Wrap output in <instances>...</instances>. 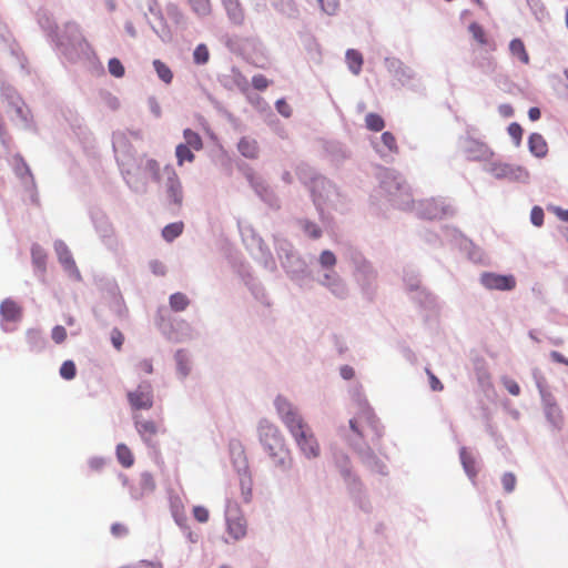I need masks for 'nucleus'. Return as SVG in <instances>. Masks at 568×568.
I'll use <instances>...</instances> for the list:
<instances>
[{
	"instance_id": "f257e3e1",
	"label": "nucleus",
	"mask_w": 568,
	"mask_h": 568,
	"mask_svg": "<svg viewBox=\"0 0 568 568\" xmlns=\"http://www.w3.org/2000/svg\"><path fill=\"white\" fill-rule=\"evenodd\" d=\"M355 400L358 412L355 417L349 419L348 430L341 429V436L367 470L381 476H387L388 467L386 463L372 447L376 446L384 436V426L359 392L356 393Z\"/></svg>"
},
{
	"instance_id": "f03ea898",
	"label": "nucleus",
	"mask_w": 568,
	"mask_h": 568,
	"mask_svg": "<svg viewBox=\"0 0 568 568\" xmlns=\"http://www.w3.org/2000/svg\"><path fill=\"white\" fill-rule=\"evenodd\" d=\"M257 435L273 465L282 471L290 470L292 457L280 428L271 420L262 418L257 424Z\"/></svg>"
},
{
	"instance_id": "7ed1b4c3",
	"label": "nucleus",
	"mask_w": 568,
	"mask_h": 568,
	"mask_svg": "<svg viewBox=\"0 0 568 568\" xmlns=\"http://www.w3.org/2000/svg\"><path fill=\"white\" fill-rule=\"evenodd\" d=\"M52 43L57 52L69 62L90 60L93 55V50L82 34L80 26L73 21L63 24Z\"/></svg>"
},
{
	"instance_id": "20e7f679",
	"label": "nucleus",
	"mask_w": 568,
	"mask_h": 568,
	"mask_svg": "<svg viewBox=\"0 0 568 568\" xmlns=\"http://www.w3.org/2000/svg\"><path fill=\"white\" fill-rule=\"evenodd\" d=\"M113 150L122 178L128 187L136 194H144L148 190V179L143 173L141 154H138L125 143L123 146H119L118 143L114 142Z\"/></svg>"
},
{
	"instance_id": "39448f33",
	"label": "nucleus",
	"mask_w": 568,
	"mask_h": 568,
	"mask_svg": "<svg viewBox=\"0 0 568 568\" xmlns=\"http://www.w3.org/2000/svg\"><path fill=\"white\" fill-rule=\"evenodd\" d=\"M379 187L394 207L403 211L412 209L414 199L410 186L400 173L393 169H384L379 173Z\"/></svg>"
},
{
	"instance_id": "423d86ee",
	"label": "nucleus",
	"mask_w": 568,
	"mask_h": 568,
	"mask_svg": "<svg viewBox=\"0 0 568 568\" xmlns=\"http://www.w3.org/2000/svg\"><path fill=\"white\" fill-rule=\"evenodd\" d=\"M312 201L322 220L325 217V209L346 213L349 210V200L332 181L325 179L311 194Z\"/></svg>"
},
{
	"instance_id": "0eeeda50",
	"label": "nucleus",
	"mask_w": 568,
	"mask_h": 568,
	"mask_svg": "<svg viewBox=\"0 0 568 568\" xmlns=\"http://www.w3.org/2000/svg\"><path fill=\"white\" fill-rule=\"evenodd\" d=\"M160 183L168 209L172 212L180 211L184 202V187L171 164L163 168V180Z\"/></svg>"
},
{
	"instance_id": "6e6552de",
	"label": "nucleus",
	"mask_w": 568,
	"mask_h": 568,
	"mask_svg": "<svg viewBox=\"0 0 568 568\" xmlns=\"http://www.w3.org/2000/svg\"><path fill=\"white\" fill-rule=\"evenodd\" d=\"M241 234L254 258L267 271L275 272L277 270L275 258L257 232L252 226H245L241 230Z\"/></svg>"
},
{
	"instance_id": "1a4fd4ad",
	"label": "nucleus",
	"mask_w": 568,
	"mask_h": 568,
	"mask_svg": "<svg viewBox=\"0 0 568 568\" xmlns=\"http://www.w3.org/2000/svg\"><path fill=\"white\" fill-rule=\"evenodd\" d=\"M412 210L419 219L425 220L452 217L457 212L453 202L445 197H432L417 203L414 202L409 211Z\"/></svg>"
},
{
	"instance_id": "9d476101",
	"label": "nucleus",
	"mask_w": 568,
	"mask_h": 568,
	"mask_svg": "<svg viewBox=\"0 0 568 568\" xmlns=\"http://www.w3.org/2000/svg\"><path fill=\"white\" fill-rule=\"evenodd\" d=\"M484 170L500 181L527 184L530 180L529 171L525 166L503 162L500 160L488 161Z\"/></svg>"
},
{
	"instance_id": "9b49d317",
	"label": "nucleus",
	"mask_w": 568,
	"mask_h": 568,
	"mask_svg": "<svg viewBox=\"0 0 568 568\" xmlns=\"http://www.w3.org/2000/svg\"><path fill=\"white\" fill-rule=\"evenodd\" d=\"M273 404L280 420L286 427L290 435L307 425L297 406L287 397L277 395Z\"/></svg>"
},
{
	"instance_id": "f8f14e48",
	"label": "nucleus",
	"mask_w": 568,
	"mask_h": 568,
	"mask_svg": "<svg viewBox=\"0 0 568 568\" xmlns=\"http://www.w3.org/2000/svg\"><path fill=\"white\" fill-rule=\"evenodd\" d=\"M91 223L102 242V244L111 252L116 253L120 248L119 240L115 235L114 227L106 214L99 209H91L89 212Z\"/></svg>"
},
{
	"instance_id": "ddd939ff",
	"label": "nucleus",
	"mask_w": 568,
	"mask_h": 568,
	"mask_svg": "<svg viewBox=\"0 0 568 568\" xmlns=\"http://www.w3.org/2000/svg\"><path fill=\"white\" fill-rule=\"evenodd\" d=\"M281 266L286 276L301 288L305 287L307 281L312 277L310 266L300 252L288 260H283Z\"/></svg>"
},
{
	"instance_id": "4468645a",
	"label": "nucleus",
	"mask_w": 568,
	"mask_h": 568,
	"mask_svg": "<svg viewBox=\"0 0 568 568\" xmlns=\"http://www.w3.org/2000/svg\"><path fill=\"white\" fill-rule=\"evenodd\" d=\"M343 484L354 506L365 514L372 513L373 506L368 496L367 488L361 476L357 475Z\"/></svg>"
},
{
	"instance_id": "2eb2a0df",
	"label": "nucleus",
	"mask_w": 568,
	"mask_h": 568,
	"mask_svg": "<svg viewBox=\"0 0 568 568\" xmlns=\"http://www.w3.org/2000/svg\"><path fill=\"white\" fill-rule=\"evenodd\" d=\"M133 420L135 430L139 434L142 442L154 454H158L159 440L156 439V436L159 433H163L164 429H162L155 422L145 419L141 415H134Z\"/></svg>"
},
{
	"instance_id": "dca6fc26",
	"label": "nucleus",
	"mask_w": 568,
	"mask_h": 568,
	"mask_svg": "<svg viewBox=\"0 0 568 568\" xmlns=\"http://www.w3.org/2000/svg\"><path fill=\"white\" fill-rule=\"evenodd\" d=\"M291 436L305 458L315 459L320 457L321 447L308 424L292 433Z\"/></svg>"
},
{
	"instance_id": "f3484780",
	"label": "nucleus",
	"mask_w": 568,
	"mask_h": 568,
	"mask_svg": "<svg viewBox=\"0 0 568 568\" xmlns=\"http://www.w3.org/2000/svg\"><path fill=\"white\" fill-rule=\"evenodd\" d=\"M314 280L335 298L346 300L349 295L347 283L336 271L322 272Z\"/></svg>"
},
{
	"instance_id": "a211bd4d",
	"label": "nucleus",
	"mask_w": 568,
	"mask_h": 568,
	"mask_svg": "<svg viewBox=\"0 0 568 568\" xmlns=\"http://www.w3.org/2000/svg\"><path fill=\"white\" fill-rule=\"evenodd\" d=\"M225 521L227 534L234 539L240 540L246 535V521L240 514L235 503L227 501L225 507Z\"/></svg>"
},
{
	"instance_id": "6ab92c4d",
	"label": "nucleus",
	"mask_w": 568,
	"mask_h": 568,
	"mask_svg": "<svg viewBox=\"0 0 568 568\" xmlns=\"http://www.w3.org/2000/svg\"><path fill=\"white\" fill-rule=\"evenodd\" d=\"M128 402L132 409H150L153 406V387L150 382H141L134 390L128 392Z\"/></svg>"
},
{
	"instance_id": "aec40b11",
	"label": "nucleus",
	"mask_w": 568,
	"mask_h": 568,
	"mask_svg": "<svg viewBox=\"0 0 568 568\" xmlns=\"http://www.w3.org/2000/svg\"><path fill=\"white\" fill-rule=\"evenodd\" d=\"M410 301L424 313L425 318L437 315L440 311V304L436 295L426 287L418 290L409 295Z\"/></svg>"
},
{
	"instance_id": "412c9836",
	"label": "nucleus",
	"mask_w": 568,
	"mask_h": 568,
	"mask_svg": "<svg viewBox=\"0 0 568 568\" xmlns=\"http://www.w3.org/2000/svg\"><path fill=\"white\" fill-rule=\"evenodd\" d=\"M385 67L393 78L402 85L413 88L412 81L416 78V72L406 65L400 59L392 57L385 58Z\"/></svg>"
},
{
	"instance_id": "4be33fe9",
	"label": "nucleus",
	"mask_w": 568,
	"mask_h": 568,
	"mask_svg": "<svg viewBox=\"0 0 568 568\" xmlns=\"http://www.w3.org/2000/svg\"><path fill=\"white\" fill-rule=\"evenodd\" d=\"M463 152L469 161H491L494 155L491 149L484 142L474 138L467 136L463 141Z\"/></svg>"
},
{
	"instance_id": "5701e85b",
	"label": "nucleus",
	"mask_w": 568,
	"mask_h": 568,
	"mask_svg": "<svg viewBox=\"0 0 568 568\" xmlns=\"http://www.w3.org/2000/svg\"><path fill=\"white\" fill-rule=\"evenodd\" d=\"M479 282L487 290L511 291L516 287V278L511 274L484 272L480 274Z\"/></svg>"
},
{
	"instance_id": "b1692460",
	"label": "nucleus",
	"mask_w": 568,
	"mask_h": 568,
	"mask_svg": "<svg viewBox=\"0 0 568 568\" xmlns=\"http://www.w3.org/2000/svg\"><path fill=\"white\" fill-rule=\"evenodd\" d=\"M353 274L363 293L365 295H371L374 292L377 278V272L371 262L368 261L363 264V266L361 265L353 270Z\"/></svg>"
},
{
	"instance_id": "393cba45",
	"label": "nucleus",
	"mask_w": 568,
	"mask_h": 568,
	"mask_svg": "<svg viewBox=\"0 0 568 568\" xmlns=\"http://www.w3.org/2000/svg\"><path fill=\"white\" fill-rule=\"evenodd\" d=\"M217 80L220 84L229 91L239 90L242 93H246L250 89L247 79L235 67L220 74Z\"/></svg>"
},
{
	"instance_id": "a878e982",
	"label": "nucleus",
	"mask_w": 568,
	"mask_h": 568,
	"mask_svg": "<svg viewBox=\"0 0 568 568\" xmlns=\"http://www.w3.org/2000/svg\"><path fill=\"white\" fill-rule=\"evenodd\" d=\"M54 251L64 271L75 281H81V273L77 267L68 245L62 240H57L54 242Z\"/></svg>"
},
{
	"instance_id": "bb28decb",
	"label": "nucleus",
	"mask_w": 568,
	"mask_h": 568,
	"mask_svg": "<svg viewBox=\"0 0 568 568\" xmlns=\"http://www.w3.org/2000/svg\"><path fill=\"white\" fill-rule=\"evenodd\" d=\"M197 336L193 326L185 320H174L171 323V331L168 339L174 343H184L194 339Z\"/></svg>"
},
{
	"instance_id": "cd10ccee",
	"label": "nucleus",
	"mask_w": 568,
	"mask_h": 568,
	"mask_svg": "<svg viewBox=\"0 0 568 568\" xmlns=\"http://www.w3.org/2000/svg\"><path fill=\"white\" fill-rule=\"evenodd\" d=\"M14 172L20 178L27 191L31 192V201L37 203L36 182L31 170L21 155L14 156Z\"/></svg>"
},
{
	"instance_id": "c85d7f7f",
	"label": "nucleus",
	"mask_w": 568,
	"mask_h": 568,
	"mask_svg": "<svg viewBox=\"0 0 568 568\" xmlns=\"http://www.w3.org/2000/svg\"><path fill=\"white\" fill-rule=\"evenodd\" d=\"M333 464L343 483L358 475L348 454L341 449L333 453Z\"/></svg>"
},
{
	"instance_id": "c756f323",
	"label": "nucleus",
	"mask_w": 568,
	"mask_h": 568,
	"mask_svg": "<svg viewBox=\"0 0 568 568\" xmlns=\"http://www.w3.org/2000/svg\"><path fill=\"white\" fill-rule=\"evenodd\" d=\"M333 464L343 483L358 475L348 454L341 449L333 453Z\"/></svg>"
},
{
	"instance_id": "7c9ffc66",
	"label": "nucleus",
	"mask_w": 568,
	"mask_h": 568,
	"mask_svg": "<svg viewBox=\"0 0 568 568\" xmlns=\"http://www.w3.org/2000/svg\"><path fill=\"white\" fill-rule=\"evenodd\" d=\"M296 175L300 182L310 190L311 194L313 193V190L317 189L321 182L326 179L306 163H301L296 166Z\"/></svg>"
},
{
	"instance_id": "2f4dec72",
	"label": "nucleus",
	"mask_w": 568,
	"mask_h": 568,
	"mask_svg": "<svg viewBox=\"0 0 568 568\" xmlns=\"http://www.w3.org/2000/svg\"><path fill=\"white\" fill-rule=\"evenodd\" d=\"M248 181L256 195L270 207L278 209L280 201L270 186L260 178L248 175Z\"/></svg>"
},
{
	"instance_id": "473e14b6",
	"label": "nucleus",
	"mask_w": 568,
	"mask_h": 568,
	"mask_svg": "<svg viewBox=\"0 0 568 568\" xmlns=\"http://www.w3.org/2000/svg\"><path fill=\"white\" fill-rule=\"evenodd\" d=\"M531 374L540 396L541 407L545 408L558 404L556 397L550 392L546 377L542 375L540 369L534 368Z\"/></svg>"
},
{
	"instance_id": "72a5a7b5",
	"label": "nucleus",
	"mask_w": 568,
	"mask_h": 568,
	"mask_svg": "<svg viewBox=\"0 0 568 568\" xmlns=\"http://www.w3.org/2000/svg\"><path fill=\"white\" fill-rule=\"evenodd\" d=\"M443 244L445 242L457 246L462 251H467L469 247H474V243L467 239L458 229L450 225H444L442 227Z\"/></svg>"
},
{
	"instance_id": "f704fd0d",
	"label": "nucleus",
	"mask_w": 568,
	"mask_h": 568,
	"mask_svg": "<svg viewBox=\"0 0 568 568\" xmlns=\"http://www.w3.org/2000/svg\"><path fill=\"white\" fill-rule=\"evenodd\" d=\"M229 452L231 462L236 473L248 470V462L245 455V449L239 439L233 438L229 442Z\"/></svg>"
},
{
	"instance_id": "c9c22d12",
	"label": "nucleus",
	"mask_w": 568,
	"mask_h": 568,
	"mask_svg": "<svg viewBox=\"0 0 568 568\" xmlns=\"http://www.w3.org/2000/svg\"><path fill=\"white\" fill-rule=\"evenodd\" d=\"M273 242L276 255L281 264H283V260H288L291 256H294L298 253L294 244L280 234H275L273 236Z\"/></svg>"
},
{
	"instance_id": "e433bc0d",
	"label": "nucleus",
	"mask_w": 568,
	"mask_h": 568,
	"mask_svg": "<svg viewBox=\"0 0 568 568\" xmlns=\"http://www.w3.org/2000/svg\"><path fill=\"white\" fill-rule=\"evenodd\" d=\"M176 364V375L181 381H184L191 373L192 361L191 354L184 348H180L174 354Z\"/></svg>"
},
{
	"instance_id": "4c0bfd02",
	"label": "nucleus",
	"mask_w": 568,
	"mask_h": 568,
	"mask_svg": "<svg viewBox=\"0 0 568 568\" xmlns=\"http://www.w3.org/2000/svg\"><path fill=\"white\" fill-rule=\"evenodd\" d=\"M31 260L37 276L42 277L47 271V252L45 250L34 243L31 246Z\"/></svg>"
},
{
	"instance_id": "58836bf2",
	"label": "nucleus",
	"mask_w": 568,
	"mask_h": 568,
	"mask_svg": "<svg viewBox=\"0 0 568 568\" xmlns=\"http://www.w3.org/2000/svg\"><path fill=\"white\" fill-rule=\"evenodd\" d=\"M37 18H38V23H39L41 30L45 33L47 38L52 42L54 37H55V34L60 30L58 28L54 19L45 10H40L37 13Z\"/></svg>"
},
{
	"instance_id": "ea45409f",
	"label": "nucleus",
	"mask_w": 568,
	"mask_h": 568,
	"mask_svg": "<svg viewBox=\"0 0 568 568\" xmlns=\"http://www.w3.org/2000/svg\"><path fill=\"white\" fill-rule=\"evenodd\" d=\"M0 315L3 321L18 322L22 317V308L11 298H6L0 304Z\"/></svg>"
},
{
	"instance_id": "a19ab883",
	"label": "nucleus",
	"mask_w": 568,
	"mask_h": 568,
	"mask_svg": "<svg viewBox=\"0 0 568 568\" xmlns=\"http://www.w3.org/2000/svg\"><path fill=\"white\" fill-rule=\"evenodd\" d=\"M244 282L256 301L264 305H270V300L266 294V291L260 281L254 278L252 275L247 274L246 276H244Z\"/></svg>"
},
{
	"instance_id": "79ce46f5",
	"label": "nucleus",
	"mask_w": 568,
	"mask_h": 568,
	"mask_svg": "<svg viewBox=\"0 0 568 568\" xmlns=\"http://www.w3.org/2000/svg\"><path fill=\"white\" fill-rule=\"evenodd\" d=\"M528 149L529 152L538 159L545 158L548 153V145L546 140L540 133L536 132L528 136Z\"/></svg>"
},
{
	"instance_id": "37998d69",
	"label": "nucleus",
	"mask_w": 568,
	"mask_h": 568,
	"mask_svg": "<svg viewBox=\"0 0 568 568\" xmlns=\"http://www.w3.org/2000/svg\"><path fill=\"white\" fill-rule=\"evenodd\" d=\"M459 458L466 475L471 481H475L478 474L476 458L467 450L466 447H462L459 449Z\"/></svg>"
},
{
	"instance_id": "c03bdc74",
	"label": "nucleus",
	"mask_w": 568,
	"mask_h": 568,
	"mask_svg": "<svg viewBox=\"0 0 568 568\" xmlns=\"http://www.w3.org/2000/svg\"><path fill=\"white\" fill-rule=\"evenodd\" d=\"M545 418L555 430H561L564 426V414L558 404L542 408Z\"/></svg>"
},
{
	"instance_id": "a18cd8bd",
	"label": "nucleus",
	"mask_w": 568,
	"mask_h": 568,
	"mask_svg": "<svg viewBox=\"0 0 568 568\" xmlns=\"http://www.w3.org/2000/svg\"><path fill=\"white\" fill-rule=\"evenodd\" d=\"M272 7L288 19H297L300 10L294 0H271Z\"/></svg>"
},
{
	"instance_id": "49530a36",
	"label": "nucleus",
	"mask_w": 568,
	"mask_h": 568,
	"mask_svg": "<svg viewBox=\"0 0 568 568\" xmlns=\"http://www.w3.org/2000/svg\"><path fill=\"white\" fill-rule=\"evenodd\" d=\"M373 145L376 152H378L382 156H385L383 148L392 153H396L398 151L396 139L394 134L388 131L383 132L379 141L374 142Z\"/></svg>"
},
{
	"instance_id": "de8ad7c7",
	"label": "nucleus",
	"mask_w": 568,
	"mask_h": 568,
	"mask_svg": "<svg viewBox=\"0 0 568 568\" xmlns=\"http://www.w3.org/2000/svg\"><path fill=\"white\" fill-rule=\"evenodd\" d=\"M296 224L302 230L304 235L311 240L315 241L323 236L322 227L314 221H311L310 219H298L296 221Z\"/></svg>"
},
{
	"instance_id": "09e8293b",
	"label": "nucleus",
	"mask_w": 568,
	"mask_h": 568,
	"mask_svg": "<svg viewBox=\"0 0 568 568\" xmlns=\"http://www.w3.org/2000/svg\"><path fill=\"white\" fill-rule=\"evenodd\" d=\"M403 282L408 296L424 287L420 283L419 274L414 270H404Z\"/></svg>"
},
{
	"instance_id": "8fccbe9b",
	"label": "nucleus",
	"mask_w": 568,
	"mask_h": 568,
	"mask_svg": "<svg viewBox=\"0 0 568 568\" xmlns=\"http://www.w3.org/2000/svg\"><path fill=\"white\" fill-rule=\"evenodd\" d=\"M223 7H224V9L226 11L229 20L233 24H235V26L243 24L245 16H244V10H243V8H242V6H241L239 0L230 2V3H227V4L223 6Z\"/></svg>"
},
{
	"instance_id": "3c124183",
	"label": "nucleus",
	"mask_w": 568,
	"mask_h": 568,
	"mask_svg": "<svg viewBox=\"0 0 568 568\" xmlns=\"http://www.w3.org/2000/svg\"><path fill=\"white\" fill-rule=\"evenodd\" d=\"M239 152L247 159H255L258 155V145L254 139L242 138L237 143Z\"/></svg>"
},
{
	"instance_id": "603ef678",
	"label": "nucleus",
	"mask_w": 568,
	"mask_h": 568,
	"mask_svg": "<svg viewBox=\"0 0 568 568\" xmlns=\"http://www.w3.org/2000/svg\"><path fill=\"white\" fill-rule=\"evenodd\" d=\"M239 480H240V489L242 498L245 503H250L252 498V477L250 474V469L246 471H237Z\"/></svg>"
},
{
	"instance_id": "864d4df0",
	"label": "nucleus",
	"mask_w": 568,
	"mask_h": 568,
	"mask_svg": "<svg viewBox=\"0 0 568 568\" xmlns=\"http://www.w3.org/2000/svg\"><path fill=\"white\" fill-rule=\"evenodd\" d=\"M27 343L31 352L39 353L45 347L47 341L39 331L29 329L27 332Z\"/></svg>"
},
{
	"instance_id": "5fc2aeb1",
	"label": "nucleus",
	"mask_w": 568,
	"mask_h": 568,
	"mask_svg": "<svg viewBox=\"0 0 568 568\" xmlns=\"http://www.w3.org/2000/svg\"><path fill=\"white\" fill-rule=\"evenodd\" d=\"M12 111L14 112V119L19 120L21 122V125L23 129H30L31 128V114L28 106L24 104L23 101L19 102V104H14L11 106Z\"/></svg>"
},
{
	"instance_id": "6e6d98bb",
	"label": "nucleus",
	"mask_w": 568,
	"mask_h": 568,
	"mask_svg": "<svg viewBox=\"0 0 568 568\" xmlns=\"http://www.w3.org/2000/svg\"><path fill=\"white\" fill-rule=\"evenodd\" d=\"M346 62L348 64L349 71L357 75L362 71L363 65V57L359 51L355 49H348L345 54Z\"/></svg>"
},
{
	"instance_id": "4d7b16f0",
	"label": "nucleus",
	"mask_w": 568,
	"mask_h": 568,
	"mask_svg": "<svg viewBox=\"0 0 568 568\" xmlns=\"http://www.w3.org/2000/svg\"><path fill=\"white\" fill-rule=\"evenodd\" d=\"M141 160L143 173H149L153 181L160 183L162 179L159 162L154 159H148L145 155H141Z\"/></svg>"
},
{
	"instance_id": "13d9d810",
	"label": "nucleus",
	"mask_w": 568,
	"mask_h": 568,
	"mask_svg": "<svg viewBox=\"0 0 568 568\" xmlns=\"http://www.w3.org/2000/svg\"><path fill=\"white\" fill-rule=\"evenodd\" d=\"M344 257L352 265L353 270L368 262L363 253L354 246H347L344 250Z\"/></svg>"
},
{
	"instance_id": "bf43d9fd",
	"label": "nucleus",
	"mask_w": 568,
	"mask_h": 568,
	"mask_svg": "<svg viewBox=\"0 0 568 568\" xmlns=\"http://www.w3.org/2000/svg\"><path fill=\"white\" fill-rule=\"evenodd\" d=\"M191 301L190 298L181 292L173 293L169 297V305L173 312H183L185 311Z\"/></svg>"
},
{
	"instance_id": "052dcab7",
	"label": "nucleus",
	"mask_w": 568,
	"mask_h": 568,
	"mask_svg": "<svg viewBox=\"0 0 568 568\" xmlns=\"http://www.w3.org/2000/svg\"><path fill=\"white\" fill-rule=\"evenodd\" d=\"M118 462L125 468L133 466L134 457L131 449L125 444H118L115 448Z\"/></svg>"
},
{
	"instance_id": "680f3d73",
	"label": "nucleus",
	"mask_w": 568,
	"mask_h": 568,
	"mask_svg": "<svg viewBox=\"0 0 568 568\" xmlns=\"http://www.w3.org/2000/svg\"><path fill=\"white\" fill-rule=\"evenodd\" d=\"M509 51L511 55L517 57L524 64L529 63V55L521 39H513L509 43Z\"/></svg>"
},
{
	"instance_id": "e2e57ef3",
	"label": "nucleus",
	"mask_w": 568,
	"mask_h": 568,
	"mask_svg": "<svg viewBox=\"0 0 568 568\" xmlns=\"http://www.w3.org/2000/svg\"><path fill=\"white\" fill-rule=\"evenodd\" d=\"M318 264L323 272L335 271L336 255L331 250H323L318 255Z\"/></svg>"
},
{
	"instance_id": "0e129e2a",
	"label": "nucleus",
	"mask_w": 568,
	"mask_h": 568,
	"mask_svg": "<svg viewBox=\"0 0 568 568\" xmlns=\"http://www.w3.org/2000/svg\"><path fill=\"white\" fill-rule=\"evenodd\" d=\"M183 138H184V143H182L183 145H187V146L192 148L194 151H200L203 149V141H202L201 135L197 132H195L191 129H184Z\"/></svg>"
},
{
	"instance_id": "69168bd1",
	"label": "nucleus",
	"mask_w": 568,
	"mask_h": 568,
	"mask_svg": "<svg viewBox=\"0 0 568 568\" xmlns=\"http://www.w3.org/2000/svg\"><path fill=\"white\" fill-rule=\"evenodd\" d=\"M243 38L236 34H225L222 37L224 45L233 53L243 54Z\"/></svg>"
},
{
	"instance_id": "338daca9",
	"label": "nucleus",
	"mask_w": 568,
	"mask_h": 568,
	"mask_svg": "<svg viewBox=\"0 0 568 568\" xmlns=\"http://www.w3.org/2000/svg\"><path fill=\"white\" fill-rule=\"evenodd\" d=\"M175 156L179 166H182L185 162L192 163L195 160L193 149L181 143L175 148Z\"/></svg>"
},
{
	"instance_id": "774afa93",
	"label": "nucleus",
	"mask_w": 568,
	"mask_h": 568,
	"mask_svg": "<svg viewBox=\"0 0 568 568\" xmlns=\"http://www.w3.org/2000/svg\"><path fill=\"white\" fill-rule=\"evenodd\" d=\"M183 222H174L165 225L162 230V236L166 242H173L183 232Z\"/></svg>"
}]
</instances>
